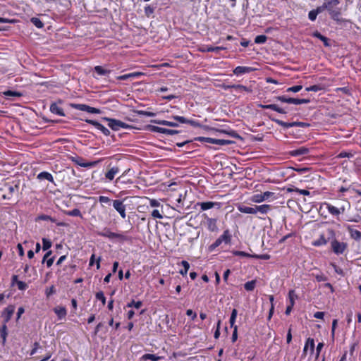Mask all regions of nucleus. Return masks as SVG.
Instances as JSON below:
<instances>
[{
    "label": "nucleus",
    "instance_id": "obj_1",
    "mask_svg": "<svg viewBox=\"0 0 361 361\" xmlns=\"http://www.w3.org/2000/svg\"><path fill=\"white\" fill-rule=\"evenodd\" d=\"M338 0H324V4L326 10L328 11L329 15L334 20H338L341 14V10L338 7L339 4Z\"/></svg>",
    "mask_w": 361,
    "mask_h": 361
},
{
    "label": "nucleus",
    "instance_id": "obj_2",
    "mask_svg": "<svg viewBox=\"0 0 361 361\" xmlns=\"http://www.w3.org/2000/svg\"><path fill=\"white\" fill-rule=\"evenodd\" d=\"M328 233L329 235L333 238L331 242V249L333 252L336 255H341L347 250L348 245L343 242H339L334 238L335 233L332 229H329Z\"/></svg>",
    "mask_w": 361,
    "mask_h": 361
},
{
    "label": "nucleus",
    "instance_id": "obj_3",
    "mask_svg": "<svg viewBox=\"0 0 361 361\" xmlns=\"http://www.w3.org/2000/svg\"><path fill=\"white\" fill-rule=\"evenodd\" d=\"M271 198L275 199L274 192L266 191L260 194H255L250 197V200L255 203H261L269 200Z\"/></svg>",
    "mask_w": 361,
    "mask_h": 361
},
{
    "label": "nucleus",
    "instance_id": "obj_4",
    "mask_svg": "<svg viewBox=\"0 0 361 361\" xmlns=\"http://www.w3.org/2000/svg\"><path fill=\"white\" fill-rule=\"evenodd\" d=\"M98 235L108 238L109 239H114L116 238L121 241H125L127 240L128 238L126 235L121 233H116L114 232L110 231L109 229H104V231L99 232Z\"/></svg>",
    "mask_w": 361,
    "mask_h": 361
},
{
    "label": "nucleus",
    "instance_id": "obj_5",
    "mask_svg": "<svg viewBox=\"0 0 361 361\" xmlns=\"http://www.w3.org/2000/svg\"><path fill=\"white\" fill-rule=\"evenodd\" d=\"M104 120L108 121L109 126L114 130H119L121 128H127L128 125L126 123L113 118H103Z\"/></svg>",
    "mask_w": 361,
    "mask_h": 361
},
{
    "label": "nucleus",
    "instance_id": "obj_6",
    "mask_svg": "<svg viewBox=\"0 0 361 361\" xmlns=\"http://www.w3.org/2000/svg\"><path fill=\"white\" fill-rule=\"evenodd\" d=\"M276 99L281 101L282 102L288 103V104H294L296 105L302 104H308L310 102L309 99H295V98H286L283 96H279L276 97Z\"/></svg>",
    "mask_w": 361,
    "mask_h": 361
},
{
    "label": "nucleus",
    "instance_id": "obj_7",
    "mask_svg": "<svg viewBox=\"0 0 361 361\" xmlns=\"http://www.w3.org/2000/svg\"><path fill=\"white\" fill-rule=\"evenodd\" d=\"M72 107H73L75 109L82 111H87L88 113L91 114H100L101 111L99 109L90 106L86 104H73L71 105Z\"/></svg>",
    "mask_w": 361,
    "mask_h": 361
},
{
    "label": "nucleus",
    "instance_id": "obj_8",
    "mask_svg": "<svg viewBox=\"0 0 361 361\" xmlns=\"http://www.w3.org/2000/svg\"><path fill=\"white\" fill-rule=\"evenodd\" d=\"M200 141H205L209 143L212 144H216L219 145H226L231 144L232 142L228 140H224V139H215V138H211V137H200L197 138Z\"/></svg>",
    "mask_w": 361,
    "mask_h": 361
},
{
    "label": "nucleus",
    "instance_id": "obj_9",
    "mask_svg": "<svg viewBox=\"0 0 361 361\" xmlns=\"http://www.w3.org/2000/svg\"><path fill=\"white\" fill-rule=\"evenodd\" d=\"M113 207L119 213L123 219L126 217V206L123 204V201L119 200H114Z\"/></svg>",
    "mask_w": 361,
    "mask_h": 361
},
{
    "label": "nucleus",
    "instance_id": "obj_10",
    "mask_svg": "<svg viewBox=\"0 0 361 361\" xmlns=\"http://www.w3.org/2000/svg\"><path fill=\"white\" fill-rule=\"evenodd\" d=\"M324 205H326L328 212L334 216H338L341 214L343 213L345 210V205H343L340 208L336 207L329 203H324Z\"/></svg>",
    "mask_w": 361,
    "mask_h": 361
},
{
    "label": "nucleus",
    "instance_id": "obj_11",
    "mask_svg": "<svg viewBox=\"0 0 361 361\" xmlns=\"http://www.w3.org/2000/svg\"><path fill=\"white\" fill-rule=\"evenodd\" d=\"M18 192V185H13V186H9L7 188V190L4 194H3L2 197L4 200H10L12 198L13 195H17Z\"/></svg>",
    "mask_w": 361,
    "mask_h": 361
},
{
    "label": "nucleus",
    "instance_id": "obj_12",
    "mask_svg": "<svg viewBox=\"0 0 361 361\" xmlns=\"http://www.w3.org/2000/svg\"><path fill=\"white\" fill-rule=\"evenodd\" d=\"M225 90L227 89H235L238 92H252V89L250 87L242 85H225L224 86Z\"/></svg>",
    "mask_w": 361,
    "mask_h": 361
},
{
    "label": "nucleus",
    "instance_id": "obj_13",
    "mask_svg": "<svg viewBox=\"0 0 361 361\" xmlns=\"http://www.w3.org/2000/svg\"><path fill=\"white\" fill-rule=\"evenodd\" d=\"M71 160L75 162L76 164L82 166V167H90L94 166L97 164L96 161L94 162H87L85 163L82 161V159L78 157H72Z\"/></svg>",
    "mask_w": 361,
    "mask_h": 361
},
{
    "label": "nucleus",
    "instance_id": "obj_14",
    "mask_svg": "<svg viewBox=\"0 0 361 361\" xmlns=\"http://www.w3.org/2000/svg\"><path fill=\"white\" fill-rule=\"evenodd\" d=\"M237 209L239 212L244 214H256L255 206L247 207L243 204H239L237 206Z\"/></svg>",
    "mask_w": 361,
    "mask_h": 361
},
{
    "label": "nucleus",
    "instance_id": "obj_15",
    "mask_svg": "<svg viewBox=\"0 0 361 361\" xmlns=\"http://www.w3.org/2000/svg\"><path fill=\"white\" fill-rule=\"evenodd\" d=\"M14 311L15 307L13 305H10L6 308L3 313V317H4V323H7L11 319Z\"/></svg>",
    "mask_w": 361,
    "mask_h": 361
},
{
    "label": "nucleus",
    "instance_id": "obj_16",
    "mask_svg": "<svg viewBox=\"0 0 361 361\" xmlns=\"http://www.w3.org/2000/svg\"><path fill=\"white\" fill-rule=\"evenodd\" d=\"M274 121L279 126H283L286 128L293 127V126H304V123H301V122L286 123V122H283V121H282L281 120H278V119H276Z\"/></svg>",
    "mask_w": 361,
    "mask_h": 361
},
{
    "label": "nucleus",
    "instance_id": "obj_17",
    "mask_svg": "<svg viewBox=\"0 0 361 361\" xmlns=\"http://www.w3.org/2000/svg\"><path fill=\"white\" fill-rule=\"evenodd\" d=\"M271 207L269 204H262V205H255L256 214L260 213L262 214H267Z\"/></svg>",
    "mask_w": 361,
    "mask_h": 361
},
{
    "label": "nucleus",
    "instance_id": "obj_18",
    "mask_svg": "<svg viewBox=\"0 0 361 361\" xmlns=\"http://www.w3.org/2000/svg\"><path fill=\"white\" fill-rule=\"evenodd\" d=\"M37 178L39 180H47L51 183H54V178H53L52 175L49 172H46V171L41 172L37 175Z\"/></svg>",
    "mask_w": 361,
    "mask_h": 361
},
{
    "label": "nucleus",
    "instance_id": "obj_19",
    "mask_svg": "<svg viewBox=\"0 0 361 361\" xmlns=\"http://www.w3.org/2000/svg\"><path fill=\"white\" fill-rule=\"evenodd\" d=\"M118 172L119 169L118 167H112L105 173V177L109 180H112Z\"/></svg>",
    "mask_w": 361,
    "mask_h": 361
},
{
    "label": "nucleus",
    "instance_id": "obj_20",
    "mask_svg": "<svg viewBox=\"0 0 361 361\" xmlns=\"http://www.w3.org/2000/svg\"><path fill=\"white\" fill-rule=\"evenodd\" d=\"M252 70V69L251 68H250V67L237 66L233 70V73L235 74V75H240V74H243V73H249Z\"/></svg>",
    "mask_w": 361,
    "mask_h": 361
},
{
    "label": "nucleus",
    "instance_id": "obj_21",
    "mask_svg": "<svg viewBox=\"0 0 361 361\" xmlns=\"http://www.w3.org/2000/svg\"><path fill=\"white\" fill-rule=\"evenodd\" d=\"M152 122L156 124L164 125L171 127L178 126V123L165 120H152Z\"/></svg>",
    "mask_w": 361,
    "mask_h": 361
},
{
    "label": "nucleus",
    "instance_id": "obj_22",
    "mask_svg": "<svg viewBox=\"0 0 361 361\" xmlns=\"http://www.w3.org/2000/svg\"><path fill=\"white\" fill-rule=\"evenodd\" d=\"M348 229L349 233L350 235V237L352 238L357 240H361V232L360 231H359L357 230L353 229L350 227H348Z\"/></svg>",
    "mask_w": 361,
    "mask_h": 361
},
{
    "label": "nucleus",
    "instance_id": "obj_23",
    "mask_svg": "<svg viewBox=\"0 0 361 361\" xmlns=\"http://www.w3.org/2000/svg\"><path fill=\"white\" fill-rule=\"evenodd\" d=\"M327 241L328 240L325 238L324 235L322 234L319 238L317 240H314L312 244L314 246H321L326 245Z\"/></svg>",
    "mask_w": 361,
    "mask_h": 361
},
{
    "label": "nucleus",
    "instance_id": "obj_24",
    "mask_svg": "<svg viewBox=\"0 0 361 361\" xmlns=\"http://www.w3.org/2000/svg\"><path fill=\"white\" fill-rule=\"evenodd\" d=\"M309 348L310 349V351L313 352L314 348V341L313 338H309L307 340L306 343L304 347V350H303L304 353H306V352Z\"/></svg>",
    "mask_w": 361,
    "mask_h": 361
},
{
    "label": "nucleus",
    "instance_id": "obj_25",
    "mask_svg": "<svg viewBox=\"0 0 361 361\" xmlns=\"http://www.w3.org/2000/svg\"><path fill=\"white\" fill-rule=\"evenodd\" d=\"M309 152V149L306 148L305 147H302L299 149H297L295 150H293L291 152V154L293 156H299V155H303L307 154Z\"/></svg>",
    "mask_w": 361,
    "mask_h": 361
},
{
    "label": "nucleus",
    "instance_id": "obj_26",
    "mask_svg": "<svg viewBox=\"0 0 361 361\" xmlns=\"http://www.w3.org/2000/svg\"><path fill=\"white\" fill-rule=\"evenodd\" d=\"M50 111L59 116H64L63 109L60 108L56 104H52L50 106Z\"/></svg>",
    "mask_w": 361,
    "mask_h": 361
},
{
    "label": "nucleus",
    "instance_id": "obj_27",
    "mask_svg": "<svg viewBox=\"0 0 361 361\" xmlns=\"http://www.w3.org/2000/svg\"><path fill=\"white\" fill-rule=\"evenodd\" d=\"M54 312L59 318H63L66 315V310L63 307H56L54 309Z\"/></svg>",
    "mask_w": 361,
    "mask_h": 361
},
{
    "label": "nucleus",
    "instance_id": "obj_28",
    "mask_svg": "<svg viewBox=\"0 0 361 361\" xmlns=\"http://www.w3.org/2000/svg\"><path fill=\"white\" fill-rule=\"evenodd\" d=\"M208 228L212 231H214L217 229L216 226V221L214 219L209 218L207 220Z\"/></svg>",
    "mask_w": 361,
    "mask_h": 361
},
{
    "label": "nucleus",
    "instance_id": "obj_29",
    "mask_svg": "<svg viewBox=\"0 0 361 361\" xmlns=\"http://www.w3.org/2000/svg\"><path fill=\"white\" fill-rule=\"evenodd\" d=\"M313 36L319 38L320 40H322L324 42V46L329 47V39L324 37V35H321L318 31H316L313 33Z\"/></svg>",
    "mask_w": 361,
    "mask_h": 361
},
{
    "label": "nucleus",
    "instance_id": "obj_30",
    "mask_svg": "<svg viewBox=\"0 0 361 361\" xmlns=\"http://www.w3.org/2000/svg\"><path fill=\"white\" fill-rule=\"evenodd\" d=\"M199 204L202 210H207L212 209L214 206L215 203L212 202H201Z\"/></svg>",
    "mask_w": 361,
    "mask_h": 361
},
{
    "label": "nucleus",
    "instance_id": "obj_31",
    "mask_svg": "<svg viewBox=\"0 0 361 361\" xmlns=\"http://www.w3.org/2000/svg\"><path fill=\"white\" fill-rule=\"evenodd\" d=\"M94 71L97 73H98L100 75H105L108 73H109L110 71L104 69L102 66H97L94 67Z\"/></svg>",
    "mask_w": 361,
    "mask_h": 361
},
{
    "label": "nucleus",
    "instance_id": "obj_32",
    "mask_svg": "<svg viewBox=\"0 0 361 361\" xmlns=\"http://www.w3.org/2000/svg\"><path fill=\"white\" fill-rule=\"evenodd\" d=\"M181 264L183 267V269L180 270L179 273L183 276L186 275L187 272L190 268V264L187 261H185V260L181 262Z\"/></svg>",
    "mask_w": 361,
    "mask_h": 361
},
{
    "label": "nucleus",
    "instance_id": "obj_33",
    "mask_svg": "<svg viewBox=\"0 0 361 361\" xmlns=\"http://www.w3.org/2000/svg\"><path fill=\"white\" fill-rule=\"evenodd\" d=\"M162 213H163V210H159V209H154L152 213H151V215L154 218V219H163V215H162Z\"/></svg>",
    "mask_w": 361,
    "mask_h": 361
},
{
    "label": "nucleus",
    "instance_id": "obj_34",
    "mask_svg": "<svg viewBox=\"0 0 361 361\" xmlns=\"http://www.w3.org/2000/svg\"><path fill=\"white\" fill-rule=\"evenodd\" d=\"M287 191L288 192H293V191H295L297 192H298L299 194H301V195H310V192L307 190H302V189H298V188H288L287 189Z\"/></svg>",
    "mask_w": 361,
    "mask_h": 361
},
{
    "label": "nucleus",
    "instance_id": "obj_35",
    "mask_svg": "<svg viewBox=\"0 0 361 361\" xmlns=\"http://www.w3.org/2000/svg\"><path fill=\"white\" fill-rule=\"evenodd\" d=\"M142 358L145 360H151L152 361H157L160 359V357L154 354H145Z\"/></svg>",
    "mask_w": 361,
    "mask_h": 361
},
{
    "label": "nucleus",
    "instance_id": "obj_36",
    "mask_svg": "<svg viewBox=\"0 0 361 361\" xmlns=\"http://www.w3.org/2000/svg\"><path fill=\"white\" fill-rule=\"evenodd\" d=\"M237 310L235 309H233L232 312H231V317H230V325L231 327H234L235 325V319H236V317H237Z\"/></svg>",
    "mask_w": 361,
    "mask_h": 361
},
{
    "label": "nucleus",
    "instance_id": "obj_37",
    "mask_svg": "<svg viewBox=\"0 0 361 361\" xmlns=\"http://www.w3.org/2000/svg\"><path fill=\"white\" fill-rule=\"evenodd\" d=\"M255 281L252 280L245 283V288L248 291H252L255 287Z\"/></svg>",
    "mask_w": 361,
    "mask_h": 361
},
{
    "label": "nucleus",
    "instance_id": "obj_38",
    "mask_svg": "<svg viewBox=\"0 0 361 361\" xmlns=\"http://www.w3.org/2000/svg\"><path fill=\"white\" fill-rule=\"evenodd\" d=\"M142 305V302L141 301H135L132 300L130 302L127 304L128 307H134L136 309H139Z\"/></svg>",
    "mask_w": 361,
    "mask_h": 361
},
{
    "label": "nucleus",
    "instance_id": "obj_39",
    "mask_svg": "<svg viewBox=\"0 0 361 361\" xmlns=\"http://www.w3.org/2000/svg\"><path fill=\"white\" fill-rule=\"evenodd\" d=\"M3 94L6 97H20L22 95L20 92L11 90L5 91Z\"/></svg>",
    "mask_w": 361,
    "mask_h": 361
},
{
    "label": "nucleus",
    "instance_id": "obj_40",
    "mask_svg": "<svg viewBox=\"0 0 361 361\" xmlns=\"http://www.w3.org/2000/svg\"><path fill=\"white\" fill-rule=\"evenodd\" d=\"M267 36L264 35H257L255 39V42L256 44H263L267 41Z\"/></svg>",
    "mask_w": 361,
    "mask_h": 361
},
{
    "label": "nucleus",
    "instance_id": "obj_41",
    "mask_svg": "<svg viewBox=\"0 0 361 361\" xmlns=\"http://www.w3.org/2000/svg\"><path fill=\"white\" fill-rule=\"evenodd\" d=\"M30 20L38 28H42L44 26L43 23L38 18H32Z\"/></svg>",
    "mask_w": 361,
    "mask_h": 361
},
{
    "label": "nucleus",
    "instance_id": "obj_42",
    "mask_svg": "<svg viewBox=\"0 0 361 361\" xmlns=\"http://www.w3.org/2000/svg\"><path fill=\"white\" fill-rule=\"evenodd\" d=\"M1 337L3 339V341L5 342L6 336H7V326L6 325V323L2 326L1 330H0Z\"/></svg>",
    "mask_w": 361,
    "mask_h": 361
},
{
    "label": "nucleus",
    "instance_id": "obj_43",
    "mask_svg": "<svg viewBox=\"0 0 361 361\" xmlns=\"http://www.w3.org/2000/svg\"><path fill=\"white\" fill-rule=\"evenodd\" d=\"M42 243H43L42 248L44 250H47L51 247V242L47 238L42 239Z\"/></svg>",
    "mask_w": 361,
    "mask_h": 361
},
{
    "label": "nucleus",
    "instance_id": "obj_44",
    "mask_svg": "<svg viewBox=\"0 0 361 361\" xmlns=\"http://www.w3.org/2000/svg\"><path fill=\"white\" fill-rule=\"evenodd\" d=\"M288 296H289V300H290V305H291V306H293L294 303H295V299L297 298V295L295 293V291L293 290H290L289 292Z\"/></svg>",
    "mask_w": 361,
    "mask_h": 361
},
{
    "label": "nucleus",
    "instance_id": "obj_45",
    "mask_svg": "<svg viewBox=\"0 0 361 361\" xmlns=\"http://www.w3.org/2000/svg\"><path fill=\"white\" fill-rule=\"evenodd\" d=\"M96 298L100 301H102L103 305L106 303V298L102 291H99L96 293Z\"/></svg>",
    "mask_w": 361,
    "mask_h": 361
},
{
    "label": "nucleus",
    "instance_id": "obj_46",
    "mask_svg": "<svg viewBox=\"0 0 361 361\" xmlns=\"http://www.w3.org/2000/svg\"><path fill=\"white\" fill-rule=\"evenodd\" d=\"M322 89H323V88H322V86L314 85H312V86H310V87H307L305 90H306V91H307V92H310V91H312V92H318V91L322 90Z\"/></svg>",
    "mask_w": 361,
    "mask_h": 361
},
{
    "label": "nucleus",
    "instance_id": "obj_47",
    "mask_svg": "<svg viewBox=\"0 0 361 361\" xmlns=\"http://www.w3.org/2000/svg\"><path fill=\"white\" fill-rule=\"evenodd\" d=\"M149 205L152 207H161L162 208V206L161 205L160 202L155 199H149Z\"/></svg>",
    "mask_w": 361,
    "mask_h": 361
},
{
    "label": "nucleus",
    "instance_id": "obj_48",
    "mask_svg": "<svg viewBox=\"0 0 361 361\" xmlns=\"http://www.w3.org/2000/svg\"><path fill=\"white\" fill-rule=\"evenodd\" d=\"M302 88V85H296L291 87H289L287 89V92H298L300 91Z\"/></svg>",
    "mask_w": 361,
    "mask_h": 361
},
{
    "label": "nucleus",
    "instance_id": "obj_49",
    "mask_svg": "<svg viewBox=\"0 0 361 361\" xmlns=\"http://www.w3.org/2000/svg\"><path fill=\"white\" fill-rule=\"evenodd\" d=\"M68 214L73 216H81V212L78 209H74L68 212Z\"/></svg>",
    "mask_w": 361,
    "mask_h": 361
},
{
    "label": "nucleus",
    "instance_id": "obj_50",
    "mask_svg": "<svg viewBox=\"0 0 361 361\" xmlns=\"http://www.w3.org/2000/svg\"><path fill=\"white\" fill-rule=\"evenodd\" d=\"M16 284H17L18 288L20 290H24L27 288V285L25 282L21 281H17Z\"/></svg>",
    "mask_w": 361,
    "mask_h": 361
},
{
    "label": "nucleus",
    "instance_id": "obj_51",
    "mask_svg": "<svg viewBox=\"0 0 361 361\" xmlns=\"http://www.w3.org/2000/svg\"><path fill=\"white\" fill-rule=\"evenodd\" d=\"M99 202L102 204H110L111 200L106 196H99Z\"/></svg>",
    "mask_w": 361,
    "mask_h": 361
},
{
    "label": "nucleus",
    "instance_id": "obj_52",
    "mask_svg": "<svg viewBox=\"0 0 361 361\" xmlns=\"http://www.w3.org/2000/svg\"><path fill=\"white\" fill-rule=\"evenodd\" d=\"M86 122L90 123V124L93 125L98 130L102 126L101 123H98L97 121H93V120H90V119H87Z\"/></svg>",
    "mask_w": 361,
    "mask_h": 361
},
{
    "label": "nucleus",
    "instance_id": "obj_53",
    "mask_svg": "<svg viewBox=\"0 0 361 361\" xmlns=\"http://www.w3.org/2000/svg\"><path fill=\"white\" fill-rule=\"evenodd\" d=\"M145 13L147 16H150L154 13V8L150 6H147L145 8Z\"/></svg>",
    "mask_w": 361,
    "mask_h": 361
},
{
    "label": "nucleus",
    "instance_id": "obj_54",
    "mask_svg": "<svg viewBox=\"0 0 361 361\" xmlns=\"http://www.w3.org/2000/svg\"><path fill=\"white\" fill-rule=\"evenodd\" d=\"M219 238H221V241H225L226 243H228V241L230 240L228 231H224L223 235Z\"/></svg>",
    "mask_w": 361,
    "mask_h": 361
},
{
    "label": "nucleus",
    "instance_id": "obj_55",
    "mask_svg": "<svg viewBox=\"0 0 361 361\" xmlns=\"http://www.w3.org/2000/svg\"><path fill=\"white\" fill-rule=\"evenodd\" d=\"M233 328V332L232 334L231 339H232V342H235L238 338V326H235Z\"/></svg>",
    "mask_w": 361,
    "mask_h": 361
},
{
    "label": "nucleus",
    "instance_id": "obj_56",
    "mask_svg": "<svg viewBox=\"0 0 361 361\" xmlns=\"http://www.w3.org/2000/svg\"><path fill=\"white\" fill-rule=\"evenodd\" d=\"M173 118L176 121H179L180 123H187L188 121V120L186 119L185 118H184L183 116H173Z\"/></svg>",
    "mask_w": 361,
    "mask_h": 361
},
{
    "label": "nucleus",
    "instance_id": "obj_57",
    "mask_svg": "<svg viewBox=\"0 0 361 361\" xmlns=\"http://www.w3.org/2000/svg\"><path fill=\"white\" fill-rule=\"evenodd\" d=\"M220 324H221V321L219 320L218 322H217V326H216V330L214 332V338L216 339L219 337V335H220Z\"/></svg>",
    "mask_w": 361,
    "mask_h": 361
},
{
    "label": "nucleus",
    "instance_id": "obj_58",
    "mask_svg": "<svg viewBox=\"0 0 361 361\" xmlns=\"http://www.w3.org/2000/svg\"><path fill=\"white\" fill-rule=\"evenodd\" d=\"M317 15L314 10L309 12L308 17L310 20L314 21L317 18Z\"/></svg>",
    "mask_w": 361,
    "mask_h": 361
},
{
    "label": "nucleus",
    "instance_id": "obj_59",
    "mask_svg": "<svg viewBox=\"0 0 361 361\" xmlns=\"http://www.w3.org/2000/svg\"><path fill=\"white\" fill-rule=\"evenodd\" d=\"M315 279L319 282L326 281V277L323 274L315 275Z\"/></svg>",
    "mask_w": 361,
    "mask_h": 361
},
{
    "label": "nucleus",
    "instance_id": "obj_60",
    "mask_svg": "<svg viewBox=\"0 0 361 361\" xmlns=\"http://www.w3.org/2000/svg\"><path fill=\"white\" fill-rule=\"evenodd\" d=\"M117 79L121 80H125L133 79V78H132L131 74L128 73V74H125L123 75L118 76Z\"/></svg>",
    "mask_w": 361,
    "mask_h": 361
},
{
    "label": "nucleus",
    "instance_id": "obj_61",
    "mask_svg": "<svg viewBox=\"0 0 361 361\" xmlns=\"http://www.w3.org/2000/svg\"><path fill=\"white\" fill-rule=\"evenodd\" d=\"M324 10H326L325 8V6L324 4H323L322 6L317 7L315 10H314L315 11V13H317V15H318L319 13L323 12Z\"/></svg>",
    "mask_w": 361,
    "mask_h": 361
},
{
    "label": "nucleus",
    "instance_id": "obj_62",
    "mask_svg": "<svg viewBox=\"0 0 361 361\" xmlns=\"http://www.w3.org/2000/svg\"><path fill=\"white\" fill-rule=\"evenodd\" d=\"M39 348V344L37 342H35L34 344V348L30 352V355H33L37 353V349Z\"/></svg>",
    "mask_w": 361,
    "mask_h": 361
},
{
    "label": "nucleus",
    "instance_id": "obj_63",
    "mask_svg": "<svg viewBox=\"0 0 361 361\" xmlns=\"http://www.w3.org/2000/svg\"><path fill=\"white\" fill-rule=\"evenodd\" d=\"M54 292H55L54 287V286H51L49 288H47L46 290V295H47V297H49Z\"/></svg>",
    "mask_w": 361,
    "mask_h": 361
},
{
    "label": "nucleus",
    "instance_id": "obj_64",
    "mask_svg": "<svg viewBox=\"0 0 361 361\" xmlns=\"http://www.w3.org/2000/svg\"><path fill=\"white\" fill-rule=\"evenodd\" d=\"M99 130L102 131L105 135H109L110 133V131L103 125L101 126L100 128H99Z\"/></svg>",
    "mask_w": 361,
    "mask_h": 361
}]
</instances>
